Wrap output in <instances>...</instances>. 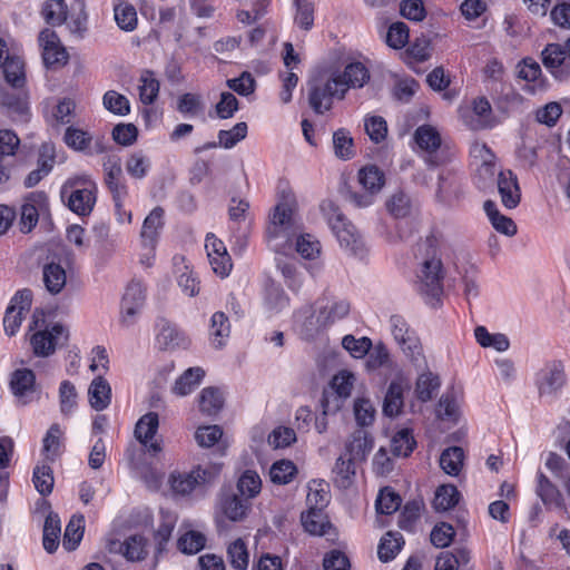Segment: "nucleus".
Returning <instances> with one entry per match:
<instances>
[{"instance_id": "1", "label": "nucleus", "mask_w": 570, "mask_h": 570, "mask_svg": "<svg viewBox=\"0 0 570 570\" xmlns=\"http://www.w3.org/2000/svg\"><path fill=\"white\" fill-rule=\"evenodd\" d=\"M83 0H75L68 9L65 0H47L42 16L47 23L60 26L66 23L72 35L82 38L87 30V14Z\"/></svg>"}, {"instance_id": "2", "label": "nucleus", "mask_w": 570, "mask_h": 570, "mask_svg": "<svg viewBox=\"0 0 570 570\" xmlns=\"http://www.w3.org/2000/svg\"><path fill=\"white\" fill-rule=\"evenodd\" d=\"M301 230V225L295 215L293 200L283 199L269 214V223L266 228V236L269 242L284 240L288 243Z\"/></svg>"}, {"instance_id": "3", "label": "nucleus", "mask_w": 570, "mask_h": 570, "mask_svg": "<svg viewBox=\"0 0 570 570\" xmlns=\"http://www.w3.org/2000/svg\"><path fill=\"white\" fill-rule=\"evenodd\" d=\"M321 209L326 216L327 223L341 246H344L355 254L358 253V250L362 249V239L356 227L346 220L333 202H323Z\"/></svg>"}, {"instance_id": "4", "label": "nucleus", "mask_w": 570, "mask_h": 570, "mask_svg": "<svg viewBox=\"0 0 570 570\" xmlns=\"http://www.w3.org/2000/svg\"><path fill=\"white\" fill-rule=\"evenodd\" d=\"M345 92L346 86L333 77L325 82L313 81L309 83L308 102L316 114L322 115L332 108V99L334 97L343 99Z\"/></svg>"}, {"instance_id": "5", "label": "nucleus", "mask_w": 570, "mask_h": 570, "mask_svg": "<svg viewBox=\"0 0 570 570\" xmlns=\"http://www.w3.org/2000/svg\"><path fill=\"white\" fill-rule=\"evenodd\" d=\"M417 279L421 294L431 301L439 302L443 291L441 261L436 257L424 261L417 274Z\"/></svg>"}, {"instance_id": "6", "label": "nucleus", "mask_w": 570, "mask_h": 570, "mask_svg": "<svg viewBox=\"0 0 570 570\" xmlns=\"http://www.w3.org/2000/svg\"><path fill=\"white\" fill-rule=\"evenodd\" d=\"M218 468L210 466L203 469L197 466L188 473H178L170 475V484L174 492L178 494H189L197 487L210 483L218 474Z\"/></svg>"}, {"instance_id": "7", "label": "nucleus", "mask_w": 570, "mask_h": 570, "mask_svg": "<svg viewBox=\"0 0 570 570\" xmlns=\"http://www.w3.org/2000/svg\"><path fill=\"white\" fill-rule=\"evenodd\" d=\"M146 289L139 282H131L126 287L120 305V323L125 327L132 326L140 314L146 298Z\"/></svg>"}, {"instance_id": "8", "label": "nucleus", "mask_w": 570, "mask_h": 570, "mask_svg": "<svg viewBox=\"0 0 570 570\" xmlns=\"http://www.w3.org/2000/svg\"><path fill=\"white\" fill-rule=\"evenodd\" d=\"M567 384L564 364L561 361L548 363L539 373L535 385L540 396H553Z\"/></svg>"}, {"instance_id": "9", "label": "nucleus", "mask_w": 570, "mask_h": 570, "mask_svg": "<svg viewBox=\"0 0 570 570\" xmlns=\"http://www.w3.org/2000/svg\"><path fill=\"white\" fill-rule=\"evenodd\" d=\"M62 197H67V205L77 215L86 216L91 213L96 203V185L92 181H85L82 187H77L68 193V187H63Z\"/></svg>"}, {"instance_id": "10", "label": "nucleus", "mask_w": 570, "mask_h": 570, "mask_svg": "<svg viewBox=\"0 0 570 570\" xmlns=\"http://www.w3.org/2000/svg\"><path fill=\"white\" fill-rule=\"evenodd\" d=\"M31 302L32 293L29 289L20 291L14 295L3 317V326L7 334H16L24 314L30 309Z\"/></svg>"}, {"instance_id": "11", "label": "nucleus", "mask_w": 570, "mask_h": 570, "mask_svg": "<svg viewBox=\"0 0 570 570\" xmlns=\"http://www.w3.org/2000/svg\"><path fill=\"white\" fill-rule=\"evenodd\" d=\"M158 426L159 417L155 412H148L142 415L135 426L136 439L154 455L163 451L160 442L155 439Z\"/></svg>"}, {"instance_id": "12", "label": "nucleus", "mask_w": 570, "mask_h": 570, "mask_svg": "<svg viewBox=\"0 0 570 570\" xmlns=\"http://www.w3.org/2000/svg\"><path fill=\"white\" fill-rule=\"evenodd\" d=\"M39 43L42 48V59L47 67L67 63L68 53L53 30L48 28L42 30L39 35Z\"/></svg>"}, {"instance_id": "13", "label": "nucleus", "mask_w": 570, "mask_h": 570, "mask_svg": "<svg viewBox=\"0 0 570 570\" xmlns=\"http://www.w3.org/2000/svg\"><path fill=\"white\" fill-rule=\"evenodd\" d=\"M543 66L560 80L570 78V65L566 62V50L559 43H549L541 52Z\"/></svg>"}, {"instance_id": "14", "label": "nucleus", "mask_w": 570, "mask_h": 570, "mask_svg": "<svg viewBox=\"0 0 570 570\" xmlns=\"http://www.w3.org/2000/svg\"><path fill=\"white\" fill-rule=\"evenodd\" d=\"M65 334V328L60 324L53 325L50 330H38L31 336L33 353L38 356H48L55 352L60 337Z\"/></svg>"}, {"instance_id": "15", "label": "nucleus", "mask_w": 570, "mask_h": 570, "mask_svg": "<svg viewBox=\"0 0 570 570\" xmlns=\"http://www.w3.org/2000/svg\"><path fill=\"white\" fill-rule=\"evenodd\" d=\"M19 144L20 139L13 131L0 130V185L7 184L11 178L12 167L6 163V159L16 154Z\"/></svg>"}, {"instance_id": "16", "label": "nucleus", "mask_w": 570, "mask_h": 570, "mask_svg": "<svg viewBox=\"0 0 570 570\" xmlns=\"http://www.w3.org/2000/svg\"><path fill=\"white\" fill-rule=\"evenodd\" d=\"M498 190L504 207L512 209L519 205L521 193L517 176L511 170L499 173Z\"/></svg>"}, {"instance_id": "17", "label": "nucleus", "mask_w": 570, "mask_h": 570, "mask_svg": "<svg viewBox=\"0 0 570 570\" xmlns=\"http://www.w3.org/2000/svg\"><path fill=\"white\" fill-rule=\"evenodd\" d=\"M11 390L13 395L21 404L29 402L30 395L35 391V374L32 371L23 368L17 370L11 377Z\"/></svg>"}, {"instance_id": "18", "label": "nucleus", "mask_w": 570, "mask_h": 570, "mask_svg": "<svg viewBox=\"0 0 570 570\" xmlns=\"http://www.w3.org/2000/svg\"><path fill=\"white\" fill-rule=\"evenodd\" d=\"M373 448V439L364 430H356L352 433L346 444V453L352 461L362 462Z\"/></svg>"}, {"instance_id": "19", "label": "nucleus", "mask_w": 570, "mask_h": 570, "mask_svg": "<svg viewBox=\"0 0 570 570\" xmlns=\"http://www.w3.org/2000/svg\"><path fill=\"white\" fill-rule=\"evenodd\" d=\"M88 395L91 407L96 411H102L110 403V385L104 377L98 376L89 385Z\"/></svg>"}, {"instance_id": "20", "label": "nucleus", "mask_w": 570, "mask_h": 570, "mask_svg": "<svg viewBox=\"0 0 570 570\" xmlns=\"http://www.w3.org/2000/svg\"><path fill=\"white\" fill-rule=\"evenodd\" d=\"M404 387L401 382L392 381L387 387V391L383 401V413L386 416H397L404 405Z\"/></svg>"}, {"instance_id": "21", "label": "nucleus", "mask_w": 570, "mask_h": 570, "mask_svg": "<svg viewBox=\"0 0 570 570\" xmlns=\"http://www.w3.org/2000/svg\"><path fill=\"white\" fill-rule=\"evenodd\" d=\"M333 78L344 83L347 90L350 87H363L370 79V72L362 62H352L345 67L343 75H336Z\"/></svg>"}, {"instance_id": "22", "label": "nucleus", "mask_w": 570, "mask_h": 570, "mask_svg": "<svg viewBox=\"0 0 570 570\" xmlns=\"http://www.w3.org/2000/svg\"><path fill=\"white\" fill-rule=\"evenodd\" d=\"M537 494L544 504L564 509L566 503L560 490L543 474L538 475Z\"/></svg>"}, {"instance_id": "23", "label": "nucleus", "mask_w": 570, "mask_h": 570, "mask_svg": "<svg viewBox=\"0 0 570 570\" xmlns=\"http://www.w3.org/2000/svg\"><path fill=\"white\" fill-rule=\"evenodd\" d=\"M114 17L117 26L126 32H131L137 28L138 17L136 8L125 0H120L115 4Z\"/></svg>"}, {"instance_id": "24", "label": "nucleus", "mask_w": 570, "mask_h": 570, "mask_svg": "<svg viewBox=\"0 0 570 570\" xmlns=\"http://www.w3.org/2000/svg\"><path fill=\"white\" fill-rule=\"evenodd\" d=\"M483 208L495 230L507 236H513L517 233V225L514 222L510 217L502 215L498 210L494 202L487 200Z\"/></svg>"}, {"instance_id": "25", "label": "nucleus", "mask_w": 570, "mask_h": 570, "mask_svg": "<svg viewBox=\"0 0 570 570\" xmlns=\"http://www.w3.org/2000/svg\"><path fill=\"white\" fill-rule=\"evenodd\" d=\"M42 278L47 291L53 295L59 294L66 286V272L57 263H50L43 266Z\"/></svg>"}, {"instance_id": "26", "label": "nucleus", "mask_w": 570, "mask_h": 570, "mask_svg": "<svg viewBox=\"0 0 570 570\" xmlns=\"http://www.w3.org/2000/svg\"><path fill=\"white\" fill-rule=\"evenodd\" d=\"M205 371L202 367H190L185 371L175 382L173 392L176 395L185 396L199 385Z\"/></svg>"}, {"instance_id": "27", "label": "nucleus", "mask_w": 570, "mask_h": 570, "mask_svg": "<svg viewBox=\"0 0 570 570\" xmlns=\"http://www.w3.org/2000/svg\"><path fill=\"white\" fill-rule=\"evenodd\" d=\"M414 139L417 146L428 153H434L442 141L439 131L431 125L417 127L414 132Z\"/></svg>"}, {"instance_id": "28", "label": "nucleus", "mask_w": 570, "mask_h": 570, "mask_svg": "<svg viewBox=\"0 0 570 570\" xmlns=\"http://www.w3.org/2000/svg\"><path fill=\"white\" fill-rule=\"evenodd\" d=\"M440 387V379L438 375L426 371L419 375L415 383V394L421 402L432 400L434 393Z\"/></svg>"}, {"instance_id": "29", "label": "nucleus", "mask_w": 570, "mask_h": 570, "mask_svg": "<svg viewBox=\"0 0 570 570\" xmlns=\"http://www.w3.org/2000/svg\"><path fill=\"white\" fill-rule=\"evenodd\" d=\"M464 452L460 446L445 449L440 456V466L450 475H458L463 466Z\"/></svg>"}, {"instance_id": "30", "label": "nucleus", "mask_w": 570, "mask_h": 570, "mask_svg": "<svg viewBox=\"0 0 570 570\" xmlns=\"http://www.w3.org/2000/svg\"><path fill=\"white\" fill-rule=\"evenodd\" d=\"M222 510L230 521H240L247 513L248 502L237 494H228L222 500Z\"/></svg>"}, {"instance_id": "31", "label": "nucleus", "mask_w": 570, "mask_h": 570, "mask_svg": "<svg viewBox=\"0 0 570 570\" xmlns=\"http://www.w3.org/2000/svg\"><path fill=\"white\" fill-rule=\"evenodd\" d=\"M264 304L269 312L277 313L288 306V297L279 285L268 282L265 288Z\"/></svg>"}, {"instance_id": "32", "label": "nucleus", "mask_w": 570, "mask_h": 570, "mask_svg": "<svg viewBox=\"0 0 570 570\" xmlns=\"http://www.w3.org/2000/svg\"><path fill=\"white\" fill-rule=\"evenodd\" d=\"M60 520L57 514L50 513L43 525V548L47 552L52 553L57 550L60 538Z\"/></svg>"}, {"instance_id": "33", "label": "nucleus", "mask_w": 570, "mask_h": 570, "mask_svg": "<svg viewBox=\"0 0 570 570\" xmlns=\"http://www.w3.org/2000/svg\"><path fill=\"white\" fill-rule=\"evenodd\" d=\"M460 499L458 489L452 484H443L438 488L433 500L436 511H448L454 508Z\"/></svg>"}, {"instance_id": "34", "label": "nucleus", "mask_w": 570, "mask_h": 570, "mask_svg": "<svg viewBox=\"0 0 570 570\" xmlns=\"http://www.w3.org/2000/svg\"><path fill=\"white\" fill-rule=\"evenodd\" d=\"M224 399L216 387H205L199 395V409L206 415H214L223 407Z\"/></svg>"}, {"instance_id": "35", "label": "nucleus", "mask_w": 570, "mask_h": 570, "mask_svg": "<svg viewBox=\"0 0 570 570\" xmlns=\"http://www.w3.org/2000/svg\"><path fill=\"white\" fill-rule=\"evenodd\" d=\"M333 147L340 159L348 160L355 155L353 138L346 129L341 128L333 134Z\"/></svg>"}, {"instance_id": "36", "label": "nucleus", "mask_w": 570, "mask_h": 570, "mask_svg": "<svg viewBox=\"0 0 570 570\" xmlns=\"http://www.w3.org/2000/svg\"><path fill=\"white\" fill-rule=\"evenodd\" d=\"M403 537L396 532H387L381 540L377 554L381 561L392 560L403 546Z\"/></svg>"}, {"instance_id": "37", "label": "nucleus", "mask_w": 570, "mask_h": 570, "mask_svg": "<svg viewBox=\"0 0 570 570\" xmlns=\"http://www.w3.org/2000/svg\"><path fill=\"white\" fill-rule=\"evenodd\" d=\"M416 445L414 436L409 429L397 431L391 440V451L395 456H407Z\"/></svg>"}, {"instance_id": "38", "label": "nucleus", "mask_w": 570, "mask_h": 570, "mask_svg": "<svg viewBox=\"0 0 570 570\" xmlns=\"http://www.w3.org/2000/svg\"><path fill=\"white\" fill-rule=\"evenodd\" d=\"M85 519L82 515H73L66 527L63 535V547L68 551L77 548L83 535Z\"/></svg>"}, {"instance_id": "39", "label": "nucleus", "mask_w": 570, "mask_h": 570, "mask_svg": "<svg viewBox=\"0 0 570 570\" xmlns=\"http://www.w3.org/2000/svg\"><path fill=\"white\" fill-rule=\"evenodd\" d=\"M139 97L144 105H151L159 92V81L155 78L154 72L145 70L140 76Z\"/></svg>"}, {"instance_id": "40", "label": "nucleus", "mask_w": 570, "mask_h": 570, "mask_svg": "<svg viewBox=\"0 0 570 570\" xmlns=\"http://www.w3.org/2000/svg\"><path fill=\"white\" fill-rule=\"evenodd\" d=\"M297 473L295 464L289 460L275 462L269 470L271 481L275 484L289 483Z\"/></svg>"}, {"instance_id": "41", "label": "nucleus", "mask_w": 570, "mask_h": 570, "mask_svg": "<svg viewBox=\"0 0 570 570\" xmlns=\"http://www.w3.org/2000/svg\"><path fill=\"white\" fill-rule=\"evenodd\" d=\"M4 78L14 88L24 83L23 62L19 57L11 56L2 66Z\"/></svg>"}, {"instance_id": "42", "label": "nucleus", "mask_w": 570, "mask_h": 570, "mask_svg": "<svg viewBox=\"0 0 570 570\" xmlns=\"http://www.w3.org/2000/svg\"><path fill=\"white\" fill-rule=\"evenodd\" d=\"M351 309L350 302L346 299H336L324 306L320 312L318 320L323 324L334 323L337 320L345 317Z\"/></svg>"}, {"instance_id": "43", "label": "nucleus", "mask_w": 570, "mask_h": 570, "mask_svg": "<svg viewBox=\"0 0 570 570\" xmlns=\"http://www.w3.org/2000/svg\"><path fill=\"white\" fill-rule=\"evenodd\" d=\"M397 344L400 345L404 355L415 367L421 368L425 365V357L422 352V346L419 337L415 334L407 335L404 342Z\"/></svg>"}, {"instance_id": "44", "label": "nucleus", "mask_w": 570, "mask_h": 570, "mask_svg": "<svg viewBox=\"0 0 570 570\" xmlns=\"http://www.w3.org/2000/svg\"><path fill=\"white\" fill-rule=\"evenodd\" d=\"M401 502V497L392 488H383L376 499V511L382 514H392L399 510Z\"/></svg>"}, {"instance_id": "45", "label": "nucleus", "mask_w": 570, "mask_h": 570, "mask_svg": "<svg viewBox=\"0 0 570 570\" xmlns=\"http://www.w3.org/2000/svg\"><path fill=\"white\" fill-rule=\"evenodd\" d=\"M157 341L163 348L185 347L188 340L175 326L166 324L157 335Z\"/></svg>"}, {"instance_id": "46", "label": "nucleus", "mask_w": 570, "mask_h": 570, "mask_svg": "<svg viewBox=\"0 0 570 570\" xmlns=\"http://www.w3.org/2000/svg\"><path fill=\"white\" fill-rule=\"evenodd\" d=\"M230 326L227 316L223 312H216L212 316V336L215 348H222L224 340L228 337Z\"/></svg>"}, {"instance_id": "47", "label": "nucleus", "mask_w": 570, "mask_h": 570, "mask_svg": "<svg viewBox=\"0 0 570 570\" xmlns=\"http://www.w3.org/2000/svg\"><path fill=\"white\" fill-rule=\"evenodd\" d=\"M361 185L368 191H379L384 185V175L376 166H366L358 171Z\"/></svg>"}, {"instance_id": "48", "label": "nucleus", "mask_w": 570, "mask_h": 570, "mask_svg": "<svg viewBox=\"0 0 570 570\" xmlns=\"http://www.w3.org/2000/svg\"><path fill=\"white\" fill-rule=\"evenodd\" d=\"M206 544V538L198 531H187L177 542L178 549L186 554H195L199 552Z\"/></svg>"}, {"instance_id": "49", "label": "nucleus", "mask_w": 570, "mask_h": 570, "mask_svg": "<svg viewBox=\"0 0 570 570\" xmlns=\"http://www.w3.org/2000/svg\"><path fill=\"white\" fill-rule=\"evenodd\" d=\"M176 515L166 512L161 514V522L155 532V540L157 542V551L160 553L165 550L166 543L169 541L173 530L176 525Z\"/></svg>"}, {"instance_id": "50", "label": "nucleus", "mask_w": 570, "mask_h": 570, "mask_svg": "<svg viewBox=\"0 0 570 570\" xmlns=\"http://www.w3.org/2000/svg\"><path fill=\"white\" fill-rule=\"evenodd\" d=\"M163 217L164 209L160 207H156L150 212V214L145 218L141 228V237L144 239L153 242L156 238L159 229L164 225Z\"/></svg>"}, {"instance_id": "51", "label": "nucleus", "mask_w": 570, "mask_h": 570, "mask_svg": "<svg viewBox=\"0 0 570 570\" xmlns=\"http://www.w3.org/2000/svg\"><path fill=\"white\" fill-rule=\"evenodd\" d=\"M230 564L238 570H245L248 567L249 554L245 542L237 539L232 542L227 550Z\"/></svg>"}, {"instance_id": "52", "label": "nucleus", "mask_w": 570, "mask_h": 570, "mask_svg": "<svg viewBox=\"0 0 570 570\" xmlns=\"http://www.w3.org/2000/svg\"><path fill=\"white\" fill-rule=\"evenodd\" d=\"M0 106L11 116L22 117L28 111L27 102L23 97L7 91L0 92Z\"/></svg>"}, {"instance_id": "53", "label": "nucleus", "mask_w": 570, "mask_h": 570, "mask_svg": "<svg viewBox=\"0 0 570 570\" xmlns=\"http://www.w3.org/2000/svg\"><path fill=\"white\" fill-rule=\"evenodd\" d=\"M376 410L368 399L360 397L354 401V415L358 425L368 426L375 420Z\"/></svg>"}, {"instance_id": "54", "label": "nucleus", "mask_w": 570, "mask_h": 570, "mask_svg": "<svg viewBox=\"0 0 570 570\" xmlns=\"http://www.w3.org/2000/svg\"><path fill=\"white\" fill-rule=\"evenodd\" d=\"M302 522L307 532L314 535H322L325 533L327 524L322 510L308 509L306 514H302Z\"/></svg>"}, {"instance_id": "55", "label": "nucleus", "mask_w": 570, "mask_h": 570, "mask_svg": "<svg viewBox=\"0 0 570 570\" xmlns=\"http://www.w3.org/2000/svg\"><path fill=\"white\" fill-rule=\"evenodd\" d=\"M52 470L49 465H39L33 471V484L41 495H48L53 488Z\"/></svg>"}, {"instance_id": "56", "label": "nucleus", "mask_w": 570, "mask_h": 570, "mask_svg": "<svg viewBox=\"0 0 570 570\" xmlns=\"http://www.w3.org/2000/svg\"><path fill=\"white\" fill-rule=\"evenodd\" d=\"M356 461H352L348 456H340L334 465V473L336 475V483L342 488H347L351 484V478L355 474L354 464Z\"/></svg>"}, {"instance_id": "57", "label": "nucleus", "mask_w": 570, "mask_h": 570, "mask_svg": "<svg viewBox=\"0 0 570 570\" xmlns=\"http://www.w3.org/2000/svg\"><path fill=\"white\" fill-rule=\"evenodd\" d=\"M262 481L255 471H245L238 480L237 489L242 495L253 498L259 493Z\"/></svg>"}, {"instance_id": "58", "label": "nucleus", "mask_w": 570, "mask_h": 570, "mask_svg": "<svg viewBox=\"0 0 570 570\" xmlns=\"http://www.w3.org/2000/svg\"><path fill=\"white\" fill-rule=\"evenodd\" d=\"M386 208L396 218L410 215L412 205L410 198L402 191L393 194L386 202Z\"/></svg>"}, {"instance_id": "59", "label": "nucleus", "mask_w": 570, "mask_h": 570, "mask_svg": "<svg viewBox=\"0 0 570 570\" xmlns=\"http://www.w3.org/2000/svg\"><path fill=\"white\" fill-rule=\"evenodd\" d=\"M247 135V124L238 122L229 130H220L218 132V145L229 149L238 141L243 140Z\"/></svg>"}, {"instance_id": "60", "label": "nucleus", "mask_w": 570, "mask_h": 570, "mask_svg": "<svg viewBox=\"0 0 570 570\" xmlns=\"http://www.w3.org/2000/svg\"><path fill=\"white\" fill-rule=\"evenodd\" d=\"M436 414L442 420L456 422L460 416V406L452 394H444L438 403Z\"/></svg>"}, {"instance_id": "61", "label": "nucleus", "mask_w": 570, "mask_h": 570, "mask_svg": "<svg viewBox=\"0 0 570 570\" xmlns=\"http://www.w3.org/2000/svg\"><path fill=\"white\" fill-rule=\"evenodd\" d=\"M295 248L296 252L306 259L316 258L321 252L320 242L309 234L297 236Z\"/></svg>"}, {"instance_id": "62", "label": "nucleus", "mask_w": 570, "mask_h": 570, "mask_svg": "<svg viewBox=\"0 0 570 570\" xmlns=\"http://www.w3.org/2000/svg\"><path fill=\"white\" fill-rule=\"evenodd\" d=\"M342 345L353 357L361 358L370 352L372 342L368 337L355 338L353 335H345Z\"/></svg>"}, {"instance_id": "63", "label": "nucleus", "mask_w": 570, "mask_h": 570, "mask_svg": "<svg viewBox=\"0 0 570 570\" xmlns=\"http://www.w3.org/2000/svg\"><path fill=\"white\" fill-rule=\"evenodd\" d=\"M60 411L68 415L77 405V391L75 385L69 381H63L59 387Z\"/></svg>"}, {"instance_id": "64", "label": "nucleus", "mask_w": 570, "mask_h": 570, "mask_svg": "<svg viewBox=\"0 0 570 570\" xmlns=\"http://www.w3.org/2000/svg\"><path fill=\"white\" fill-rule=\"evenodd\" d=\"M124 556L131 561L141 560L146 556L145 540L140 535H132L121 544Z\"/></svg>"}]
</instances>
